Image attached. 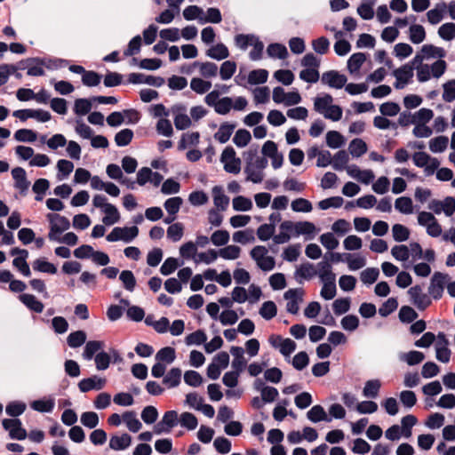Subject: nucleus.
Segmentation results:
<instances>
[{"mask_svg":"<svg viewBox=\"0 0 455 455\" xmlns=\"http://www.w3.org/2000/svg\"><path fill=\"white\" fill-rule=\"evenodd\" d=\"M46 218L50 223L48 238L51 241H56L58 239L57 235H60L70 228V222L65 216L58 213H48Z\"/></svg>","mask_w":455,"mask_h":455,"instance_id":"obj_1","label":"nucleus"},{"mask_svg":"<svg viewBox=\"0 0 455 455\" xmlns=\"http://www.w3.org/2000/svg\"><path fill=\"white\" fill-rule=\"evenodd\" d=\"M449 275L441 272H435L430 279L428 294L435 300L440 299L443 294Z\"/></svg>","mask_w":455,"mask_h":455,"instance_id":"obj_2","label":"nucleus"},{"mask_svg":"<svg viewBox=\"0 0 455 455\" xmlns=\"http://www.w3.org/2000/svg\"><path fill=\"white\" fill-rule=\"evenodd\" d=\"M2 426L8 431L11 439L24 440L28 436V433L26 429L22 427L21 421L19 419H4L2 420Z\"/></svg>","mask_w":455,"mask_h":455,"instance_id":"obj_3","label":"nucleus"},{"mask_svg":"<svg viewBox=\"0 0 455 455\" xmlns=\"http://www.w3.org/2000/svg\"><path fill=\"white\" fill-rule=\"evenodd\" d=\"M128 83L133 84H146L155 87H161L164 84V79L161 76L142 73H131L128 76Z\"/></svg>","mask_w":455,"mask_h":455,"instance_id":"obj_4","label":"nucleus"},{"mask_svg":"<svg viewBox=\"0 0 455 455\" xmlns=\"http://www.w3.org/2000/svg\"><path fill=\"white\" fill-rule=\"evenodd\" d=\"M321 81L331 88L341 89L346 86L347 78L345 75L339 74L336 70H330L322 75Z\"/></svg>","mask_w":455,"mask_h":455,"instance_id":"obj_5","label":"nucleus"},{"mask_svg":"<svg viewBox=\"0 0 455 455\" xmlns=\"http://www.w3.org/2000/svg\"><path fill=\"white\" fill-rule=\"evenodd\" d=\"M303 291L301 289H289L284 292L283 298L288 300L286 309L295 315L299 312V301L302 300Z\"/></svg>","mask_w":455,"mask_h":455,"instance_id":"obj_6","label":"nucleus"},{"mask_svg":"<svg viewBox=\"0 0 455 455\" xmlns=\"http://www.w3.org/2000/svg\"><path fill=\"white\" fill-rule=\"evenodd\" d=\"M105 379L94 375L80 380L78 383V388L82 393H86L91 390H100L105 387Z\"/></svg>","mask_w":455,"mask_h":455,"instance_id":"obj_7","label":"nucleus"},{"mask_svg":"<svg viewBox=\"0 0 455 455\" xmlns=\"http://www.w3.org/2000/svg\"><path fill=\"white\" fill-rule=\"evenodd\" d=\"M28 65L27 74L31 76H42L44 75V70L43 66L44 65V60L40 58H28L26 60H21V64Z\"/></svg>","mask_w":455,"mask_h":455,"instance_id":"obj_8","label":"nucleus"},{"mask_svg":"<svg viewBox=\"0 0 455 455\" xmlns=\"http://www.w3.org/2000/svg\"><path fill=\"white\" fill-rule=\"evenodd\" d=\"M12 175L15 181V188L20 192L27 191L30 182L27 180L26 171L22 167H15L12 170Z\"/></svg>","mask_w":455,"mask_h":455,"instance_id":"obj_9","label":"nucleus"},{"mask_svg":"<svg viewBox=\"0 0 455 455\" xmlns=\"http://www.w3.org/2000/svg\"><path fill=\"white\" fill-rule=\"evenodd\" d=\"M132 443V436L124 433L121 435H112L109 439V447L114 451H124Z\"/></svg>","mask_w":455,"mask_h":455,"instance_id":"obj_10","label":"nucleus"},{"mask_svg":"<svg viewBox=\"0 0 455 455\" xmlns=\"http://www.w3.org/2000/svg\"><path fill=\"white\" fill-rule=\"evenodd\" d=\"M19 299L31 311L36 313H42L44 310V304L38 300L36 296L32 294L23 293L19 296Z\"/></svg>","mask_w":455,"mask_h":455,"instance_id":"obj_11","label":"nucleus"},{"mask_svg":"<svg viewBox=\"0 0 455 455\" xmlns=\"http://www.w3.org/2000/svg\"><path fill=\"white\" fill-rule=\"evenodd\" d=\"M213 203L220 211H225L229 204V197L226 196L220 186L212 188Z\"/></svg>","mask_w":455,"mask_h":455,"instance_id":"obj_12","label":"nucleus"},{"mask_svg":"<svg viewBox=\"0 0 455 455\" xmlns=\"http://www.w3.org/2000/svg\"><path fill=\"white\" fill-rule=\"evenodd\" d=\"M316 231V228L314 223L310 221H298L296 222L295 227V235L299 236L300 235H307L306 240L312 239L315 236V233Z\"/></svg>","mask_w":455,"mask_h":455,"instance_id":"obj_13","label":"nucleus"},{"mask_svg":"<svg viewBox=\"0 0 455 455\" xmlns=\"http://www.w3.org/2000/svg\"><path fill=\"white\" fill-rule=\"evenodd\" d=\"M235 128V124H229L228 122L221 124L218 132L214 134L215 140H217L220 143L222 144L228 142Z\"/></svg>","mask_w":455,"mask_h":455,"instance_id":"obj_14","label":"nucleus"},{"mask_svg":"<svg viewBox=\"0 0 455 455\" xmlns=\"http://www.w3.org/2000/svg\"><path fill=\"white\" fill-rule=\"evenodd\" d=\"M102 212L105 213V216L102 218V222L106 226H111L119 221L120 214L114 204H108Z\"/></svg>","mask_w":455,"mask_h":455,"instance_id":"obj_15","label":"nucleus"},{"mask_svg":"<svg viewBox=\"0 0 455 455\" xmlns=\"http://www.w3.org/2000/svg\"><path fill=\"white\" fill-rule=\"evenodd\" d=\"M307 417L313 423H317L320 421H331V419L328 418L323 407L319 404L314 405L307 411Z\"/></svg>","mask_w":455,"mask_h":455,"instance_id":"obj_16","label":"nucleus"},{"mask_svg":"<svg viewBox=\"0 0 455 455\" xmlns=\"http://www.w3.org/2000/svg\"><path fill=\"white\" fill-rule=\"evenodd\" d=\"M206 55L212 59L221 60H225L229 56L228 47L222 44H217L206 51Z\"/></svg>","mask_w":455,"mask_h":455,"instance_id":"obj_17","label":"nucleus"},{"mask_svg":"<svg viewBox=\"0 0 455 455\" xmlns=\"http://www.w3.org/2000/svg\"><path fill=\"white\" fill-rule=\"evenodd\" d=\"M122 418L131 432L137 433L142 427L141 422L136 418V412L133 411H125Z\"/></svg>","mask_w":455,"mask_h":455,"instance_id":"obj_18","label":"nucleus"},{"mask_svg":"<svg viewBox=\"0 0 455 455\" xmlns=\"http://www.w3.org/2000/svg\"><path fill=\"white\" fill-rule=\"evenodd\" d=\"M414 67L410 64H404L393 71V76L396 80H402L403 84H408L413 76Z\"/></svg>","mask_w":455,"mask_h":455,"instance_id":"obj_19","label":"nucleus"},{"mask_svg":"<svg viewBox=\"0 0 455 455\" xmlns=\"http://www.w3.org/2000/svg\"><path fill=\"white\" fill-rule=\"evenodd\" d=\"M181 379V370L180 368H172L164 377L163 383L168 387H176L180 385Z\"/></svg>","mask_w":455,"mask_h":455,"instance_id":"obj_20","label":"nucleus"},{"mask_svg":"<svg viewBox=\"0 0 455 455\" xmlns=\"http://www.w3.org/2000/svg\"><path fill=\"white\" fill-rule=\"evenodd\" d=\"M366 60V54L356 52L352 54L347 60V69L353 74L358 72L363 62Z\"/></svg>","mask_w":455,"mask_h":455,"instance_id":"obj_21","label":"nucleus"},{"mask_svg":"<svg viewBox=\"0 0 455 455\" xmlns=\"http://www.w3.org/2000/svg\"><path fill=\"white\" fill-rule=\"evenodd\" d=\"M375 0H363L361 4L357 7V13L363 20H371L374 17V11L372 6Z\"/></svg>","mask_w":455,"mask_h":455,"instance_id":"obj_22","label":"nucleus"},{"mask_svg":"<svg viewBox=\"0 0 455 455\" xmlns=\"http://www.w3.org/2000/svg\"><path fill=\"white\" fill-rule=\"evenodd\" d=\"M409 38L412 44L422 43L426 38V31L422 25L413 24L409 28Z\"/></svg>","mask_w":455,"mask_h":455,"instance_id":"obj_23","label":"nucleus"},{"mask_svg":"<svg viewBox=\"0 0 455 455\" xmlns=\"http://www.w3.org/2000/svg\"><path fill=\"white\" fill-rule=\"evenodd\" d=\"M399 359L412 366L420 363L425 359V355L422 352L412 350L408 353H402Z\"/></svg>","mask_w":455,"mask_h":455,"instance_id":"obj_24","label":"nucleus"},{"mask_svg":"<svg viewBox=\"0 0 455 455\" xmlns=\"http://www.w3.org/2000/svg\"><path fill=\"white\" fill-rule=\"evenodd\" d=\"M421 53H423L425 59H443L446 56V52L443 48L437 47L433 44H424L421 48Z\"/></svg>","mask_w":455,"mask_h":455,"instance_id":"obj_25","label":"nucleus"},{"mask_svg":"<svg viewBox=\"0 0 455 455\" xmlns=\"http://www.w3.org/2000/svg\"><path fill=\"white\" fill-rule=\"evenodd\" d=\"M349 153L354 157H360L367 152V144L362 139H354L348 146Z\"/></svg>","mask_w":455,"mask_h":455,"instance_id":"obj_26","label":"nucleus"},{"mask_svg":"<svg viewBox=\"0 0 455 455\" xmlns=\"http://www.w3.org/2000/svg\"><path fill=\"white\" fill-rule=\"evenodd\" d=\"M332 101V96L328 93H325L322 97H316L314 101V109L317 113L323 115L326 109H328V108L331 105Z\"/></svg>","mask_w":455,"mask_h":455,"instance_id":"obj_27","label":"nucleus"},{"mask_svg":"<svg viewBox=\"0 0 455 455\" xmlns=\"http://www.w3.org/2000/svg\"><path fill=\"white\" fill-rule=\"evenodd\" d=\"M267 52L271 58H278L280 60L285 59L288 56V51L285 45L273 43L267 48Z\"/></svg>","mask_w":455,"mask_h":455,"instance_id":"obj_28","label":"nucleus"},{"mask_svg":"<svg viewBox=\"0 0 455 455\" xmlns=\"http://www.w3.org/2000/svg\"><path fill=\"white\" fill-rule=\"evenodd\" d=\"M381 383L379 379H371L366 381L363 389V395L368 398H376L379 395Z\"/></svg>","mask_w":455,"mask_h":455,"instance_id":"obj_29","label":"nucleus"},{"mask_svg":"<svg viewBox=\"0 0 455 455\" xmlns=\"http://www.w3.org/2000/svg\"><path fill=\"white\" fill-rule=\"evenodd\" d=\"M33 269L42 273L54 275L57 273V267L54 264L44 259H37L33 262Z\"/></svg>","mask_w":455,"mask_h":455,"instance_id":"obj_30","label":"nucleus"},{"mask_svg":"<svg viewBox=\"0 0 455 455\" xmlns=\"http://www.w3.org/2000/svg\"><path fill=\"white\" fill-rule=\"evenodd\" d=\"M446 8L445 3H440L435 8L429 10L427 13L428 21L434 25L439 23L443 18V12Z\"/></svg>","mask_w":455,"mask_h":455,"instance_id":"obj_31","label":"nucleus"},{"mask_svg":"<svg viewBox=\"0 0 455 455\" xmlns=\"http://www.w3.org/2000/svg\"><path fill=\"white\" fill-rule=\"evenodd\" d=\"M222 20V16L220 9L216 7H210L206 11V16L199 18V22L201 24L204 23H220Z\"/></svg>","mask_w":455,"mask_h":455,"instance_id":"obj_32","label":"nucleus"},{"mask_svg":"<svg viewBox=\"0 0 455 455\" xmlns=\"http://www.w3.org/2000/svg\"><path fill=\"white\" fill-rule=\"evenodd\" d=\"M345 143L344 137L337 131H330L326 133V144L331 148H341Z\"/></svg>","mask_w":455,"mask_h":455,"instance_id":"obj_33","label":"nucleus"},{"mask_svg":"<svg viewBox=\"0 0 455 455\" xmlns=\"http://www.w3.org/2000/svg\"><path fill=\"white\" fill-rule=\"evenodd\" d=\"M194 66H199L200 67V74L206 78L213 77L217 76L218 73V67L213 62H203L200 63L198 61L194 62Z\"/></svg>","mask_w":455,"mask_h":455,"instance_id":"obj_34","label":"nucleus"},{"mask_svg":"<svg viewBox=\"0 0 455 455\" xmlns=\"http://www.w3.org/2000/svg\"><path fill=\"white\" fill-rule=\"evenodd\" d=\"M26 408H27V406H26L25 403L19 402V401H13V402L9 403L6 405L5 412L10 417L16 419V417H19L20 415L23 414Z\"/></svg>","mask_w":455,"mask_h":455,"instance_id":"obj_35","label":"nucleus"},{"mask_svg":"<svg viewBox=\"0 0 455 455\" xmlns=\"http://www.w3.org/2000/svg\"><path fill=\"white\" fill-rule=\"evenodd\" d=\"M448 143V137L438 136L429 141V149L433 153H442L447 148Z\"/></svg>","mask_w":455,"mask_h":455,"instance_id":"obj_36","label":"nucleus"},{"mask_svg":"<svg viewBox=\"0 0 455 455\" xmlns=\"http://www.w3.org/2000/svg\"><path fill=\"white\" fill-rule=\"evenodd\" d=\"M395 208L403 214H411L413 212L411 198L402 196L395 200Z\"/></svg>","mask_w":455,"mask_h":455,"instance_id":"obj_37","label":"nucleus"},{"mask_svg":"<svg viewBox=\"0 0 455 455\" xmlns=\"http://www.w3.org/2000/svg\"><path fill=\"white\" fill-rule=\"evenodd\" d=\"M268 72L266 69H255L249 73L248 83L250 84H260L267 82Z\"/></svg>","mask_w":455,"mask_h":455,"instance_id":"obj_38","label":"nucleus"},{"mask_svg":"<svg viewBox=\"0 0 455 455\" xmlns=\"http://www.w3.org/2000/svg\"><path fill=\"white\" fill-rule=\"evenodd\" d=\"M176 358L175 349L172 347L161 348L156 355V360L158 362H165L172 363Z\"/></svg>","mask_w":455,"mask_h":455,"instance_id":"obj_39","label":"nucleus"},{"mask_svg":"<svg viewBox=\"0 0 455 455\" xmlns=\"http://www.w3.org/2000/svg\"><path fill=\"white\" fill-rule=\"evenodd\" d=\"M86 340V333L84 331L71 332L67 339L68 345L76 348L81 347Z\"/></svg>","mask_w":455,"mask_h":455,"instance_id":"obj_40","label":"nucleus"},{"mask_svg":"<svg viewBox=\"0 0 455 455\" xmlns=\"http://www.w3.org/2000/svg\"><path fill=\"white\" fill-rule=\"evenodd\" d=\"M133 135L131 129H123L116 134L115 142L118 147H125L131 143Z\"/></svg>","mask_w":455,"mask_h":455,"instance_id":"obj_41","label":"nucleus"},{"mask_svg":"<svg viewBox=\"0 0 455 455\" xmlns=\"http://www.w3.org/2000/svg\"><path fill=\"white\" fill-rule=\"evenodd\" d=\"M417 421V418L411 414L406 415L402 419V427H400L401 432L404 437L408 438L411 435V428L414 425H416Z\"/></svg>","mask_w":455,"mask_h":455,"instance_id":"obj_42","label":"nucleus"},{"mask_svg":"<svg viewBox=\"0 0 455 455\" xmlns=\"http://www.w3.org/2000/svg\"><path fill=\"white\" fill-rule=\"evenodd\" d=\"M349 160L348 154L346 150L338 151L333 157L332 167L337 171H342L347 168Z\"/></svg>","mask_w":455,"mask_h":455,"instance_id":"obj_43","label":"nucleus"},{"mask_svg":"<svg viewBox=\"0 0 455 455\" xmlns=\"http://www.w3.org/2000/svg\"><path fill=\"white\" fill-rule=\"evenodd\" d=\"M182 204L183 199L180 196H175L167 199L164 202V206L169 215H176L179 212Z\"/></svg>","mask_w":455,"mask_h":455,"instance_id":"obj_44","label":"nucleus"},{"mask_svg":"<svg viewBox=\"0 0 455 455\" xmlns=\"http://www.w3.org/2000/svg\"><path fill=\"white\" fill-rule=\"evenodd\" d=\"M393 238L395 242H404L409 239L410 230L402 224H395L392 227Z\"/></svg>","mask_w":455,"mask_h":455,"instance_id":"obj_45","label":"nucleus"},{"mask_svg":"<svg viewBox=\"0 0 455 455\" xmlns=\"http://www.w3.org/2000/svg\"><path fill=\"white\" fill-rule=\"evenodd\" d=\"M184 234V226L180 222L172 224L167 228V237L172 242L180 241Z\"/></svg>","mask_w":455,"mask_h":455,"instance_id":"obj_46","label":"nucleus"},{"mask_svg":"<svg viewBox=\"0 0 455 455\" xmlns=\"http://www.w3.org/2000/svg\"><path fill=\"white\" fill-rule=\"evenodd\" d=\"M251 140V135L249 131L246 129H239L236 131L233 138V142L236 145V147L243 148L248 145Z\"/></svg>","mask_w":455,"mask_h":455,"instance_id":"obj_47","label":"nucleus"},{"mask_svg":"<svg viewBox=\"0 0 455 455\" xmlns=\"http://www.w3.org/2000/svg\"><path fill=\"white\" fill-rule=\"evenodd\" d=\"M124 289L129 291H133L136 286V279L131 270H123L119 275Z\"/></svg>","mask_w":455,"mask_h":455,"instance_id":"obj_48","label":"nucleus"},{"mask_svg":"<svg viewBox=\"0 0 455 455\" xmlns=\"http://www.w3.org/2000/svg\"><path fill=\"white\" fill-rule=\"evenodd\" d=\"M92 99H77L75 100L74 112L78 116L87 115L92 109Z\"/></svg>","mask_w":455,"mask_h":455,"instance_id":"obj_49","label":"nucleus"},{"mask_svg":"<svg viewBox=\"0 0 455 455\" xmlns=\"http://www.w3.org/2000/svg\"><path fill=\"white\" fill-rule=\"evenodd\" d=\"M31 408L39 412H51L54 408V401L52 399H39L31 403Z\"/></svg>","mask_w":455,"mask_h":455,"instance_id":"obj_50","label":"nucleus"},{"mask_svg":"<svg viewBox=\"0 0 455 455\" xmlns=\"http://www.w3.org/2000/svg\"><path fill=\"white\" fill-rule=\"evenodd\" d=\"M277 314V308L275 302L268 300L262 304L259 309V315L266 320H271Z\"/></svg>","mask_w":455,"mask_h":455,"instance_id":"obj_51","label":"nucleus"},{"mask_svg":"<svg viewBox=\"0 0 455 455\" xmlns=\"http://www.w3.org/2000/svg\"><path fill=\"white\" fill-rule=\"evenodd\" d=\"M402 323H412L418 318V313L410 306H403L398 314Z\"/></svg>","mask_w":455,"mask_h":455,"instance_id":"obj_52","label":"nucleus"},{"mask_svg":"<svg viewBox=\"0 0 455 455\" xmlns=\"http://www.w3.org/2000/svg\"><path fill=\"white\" fill-rule=\"evenodd\" d=\"M233 208L237 212H247L252 208V203L251 199L243 196H238L233 199Z\"/></svg>","mask_w":455,"mask_h":455,"instance_id":"obj_53","label":"nucleus"},{"mask_svg":"<svg viewBox=\"0 0 455 455\" xmlns=\"http://www.w3.org/2000/svg\"><path fill=\"white\" fill-rule=\"evenodd\" d=\"M101 341L91 340L88 341L84 347L83 356L85 360H91L94 355L102 347Z\"/></svg>","mask_w":455,"mask_h":455,"instance_id":"obj_54","label":"nucleus"},{"mask_svg":"<svg viewBox=\"0 0 455 455\" xmlns=\"http://www.w3.org/2000/svg\"><path fill=\"white\" fill-rule=\"evenodd\" d=\"M179 422L188 430H194L198 425L196 417L191 412L181 413Z\"/></svg>","mask_w":455,"mask_h":455,"instance_id":"obj_55","label":"nucleus"},{"mask_svg":"<svg viewBox=\"0 0 455 455\" xmlns=\"http://www.w3.org/2000/svg\"><path fill=\"white\" fill-rule=\"evenodd\" d=\"M236 70V64L235 61L226 60L224 61L220 69V75L222 80L230 79Z\"/></svg>","mask_w":455,"mask_h":455,"instance_id":"obj_56","label":"nucleus"},{"mask_svg":"<svg viewBox=\"0 0 455 455\" xmlns=\"http://www.w3.org/2000/svg\"><path fill=\"white\" fill-rule=\"evenodd\" d=\"M36 138V132L29 129H20L14 133V139L21 142H34Z\"/></svg>","mask_w":455,"mask_h":455,"instance_id":"obj_57","label":"nucleus"},{"mask_svg":"<svg viewBox=\"0 0 455 455\" xmlns=\"http://www.w3.org/2000/svg\"><path fill=\"white\" fill-rule=\"evenodd\" d=\"M191 89L196 93L203 94L208 92L212 87V83L201 78L195 77L190 82Z\"/></svg>","mask_w":455,"mask_h":455,"instance_id":"obj_58","label":"nucleus"},{"mask_svg":"<svg viewBox=\"0 0 455 455\" xmlns=\"http://www.w3.org/2000/svg\"><path fill=\"white\" fill-rule=\"evenodd\" d=\"M291 209L296 212H310L313 209L310 201L305 198H297L291 202Z\"/></svg>","mask_w":455,"mask_h":455,"instance_id":"obj_59","label":"nucleus"},{"mask_svg":"<svg viewBox=\"0 0 455 455\" xmlns=\"http://www.w3.org/2000/svg\"><path fill=\"white\" fill-rule=\"evenodd\" d=\"M207 339V336L205 332L202 330H197L190 334H188L186 339V344L188 346L190 345H202L203 343H205Z\"/></svg>","mask_w":455,"mask_h":455,"instance_id":"obj_60","label":"nucleus"},{"mask_svg":"<svg viewBox=\"0 0 455 455\" xmlns=\"http://www.w3.org/2000/svg\"><path fill=\"white\" fill-rule=\"evenodd\" d=\"M158 418V411L153 405L146 406L141 411V419L146 424H153Z\"/></svg>","mask_w":455,"mask_h":455,"instance_id":"obj_61","label":"nucleus"},{"mask_svg":"<svg viewBox=\"0 0 455 455\" xmlns=\"http://www.w3.org/2000/svg\"><path fill=\"white\" fill-rule=\"evenodd\" d=\"M379 275V270L377 267H367L361 273V281L365 284H372Z\"/></svg>","mask_w":455,"mask_h":455,"instance_id":"obj_62","label":"nucleus"},{"mask_svg":"<svg viewBox=\"0 0 455 455\" xmlns=\"http://www.w3.org/2000/svg\"><path fill=\"white\" fill-rule=\"evenodd\" d=\"M438 35L443 40H452L455 37V23L448 22L443 24L438 29Z\"/></svg>","mask_w":455,"mask_h":455,"instance_id":"obj_63","label":"nucleus"},{"mask_svg":"<svg viewBox=\"0 0 455 455\" xmlns=\"http://www.w3.org/2000/svg\"><path fill=\"white\" fill-rule=\"evenodd\" d=\"M443 100L445 102H452L455 100V79L443 84Z\"/></svg>","mask_w":455,"mask_h":455,"instance_id":"obj_64","label":"nucleus"}]
</instances>
